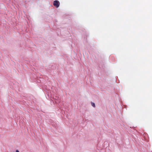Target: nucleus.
I'll list each match as a JSON object with an SVG mask.
<instances>
[{
    "instance_id": "7ed1b4c3",
    "label": "nucleus",
    "mask_w": 152,
    "mask_h": 152,
    "mask_svg": "<svg viewBox=\"0 0 152 152\" xmlns=\"http://www.w3.org/2000/svg\"><path fill=\"white\" fill-rule=\"evenodd\" d=\"M15 152H19V151L18 150H16Z\"/></svg>"
},
{
    "instance_id": "f03ea898",
    "label": "nucleus",
    "mask_w": 152,
    "mask_h": 152,
    "mask_svg": "<svg viewBox=\"0 0 152 152\" xmlns=\"http://www.w3.org/2000/svg\"><path fill=\"white\" fill-rule=\"evenodd\" d=\"M91 104L92 106L93 107H95V104L94 103L91 102Z\"/></svg>"
},
{
    "instance_id": "f257e3e1",
    "label": "nucleus",
    "mask_w": 152,
    "mask_h": 152,
    "mask_svg": "<svg viewBox=\"0 0 152 152\" xmlns=\"http://www.w3.org/2000/svg\"><path fill=\"white\" fill-rule=\"evenodd\" d=\"M53 5L54 6L56 7L57 8H58L59 6V2L57 0H55L53 2Z\"/></svg>"
}]
</instances>
